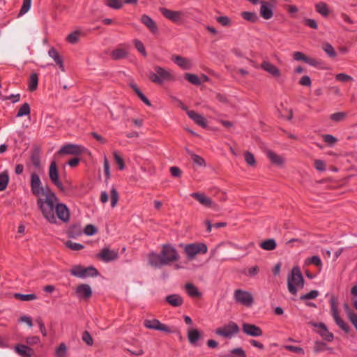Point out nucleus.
I'll return each instance as SVG.
<instances>
[{
  "mask_svg": "<svg viewBox=\"0 0 357 357\" xmlns=\"http://www.w3.org/2000/svg\"><path fill=\"white\" fill-rule=\"evenodd\" d=\"M277 243L275 239L273 238H268L266 239L265 241H262L260 243V247L264 250L268 251L273 250L276 248Z\"/></svg>",
  "mask_w": 357,
  "mask_h": 357,
  "instance_id": "nucleus-33",
  "label": "nucleus"
},
{
  "mask_svg": "<svg viewBox=\"0 0 357 357\" xmlns=\"http://www.w3.org/2000/svg\"><path fill=\"white\" fill-rule=\"evenodd\" d=\"M31 0H23V3L20 10V15H24L29 10Z\"/></svg>",
  "mask_w": 357,
  "mask_h": 357,
  "instance_id": "nucleus-62",
  "label": "nucleus"
},
{
  "mask_svg": "<svg viewBox=\"0 0 357 357\" xmlns=\"http://www.w3.org/2000/svg\"><path fill=\"white\" fill-rule=\"evenodd\" d=\"M144 325L147 328L162 331L166 333H171L174 332V331L171 330L169 326L161 323L159 320L155 319L144 320Z\"/></svg>",
  "mask_w": 357,
  "mask_h": 357,
  "instance_id": "nucleus-12",
  "label": "nucleus"
},
{
  "mask_svg": "<svg viewBox=\"0 0 357 357\" xmlns=\"http://www.w3.org/2000/svg\"><path fill=\"white\" fill-rule=\"evenodd\" d=\"M185 78L190 83L195 85H200L201 82L197 75L191 73H186L185 75Z\"/></svg>",
  "mask_w": 357,
  "mask_h": 357,
  "instance_id": "nucleus-46",
  "label": "nucleus"
},
{
  "mask_svg": "<svg viewBox=\"0 0 357 357\" xmlns=\"http://www.w3.org/2000/svg\"><path fill=\"white\" fill-rule=\"evenodd\" d=\"M243 333L251 337H259L263 335L261 328L255 324L243 323L242 325Z\"/></svg>",
  "mask_w": 357,
  "mask_h": 357,
  "instance_id": "nucleus-17",
  "label": "nucleus"
},
{
  "mask_svg": "<svg viewBox=\"0 0 357 357\" xmlns=\"http://www.w3.org/2000/svg\"><path fill=\"white\" fill-rule=\"evenodd\" d=\"M155 72H150L149 79L154 84L161 85L164 82H172L175 80L172 73L161 66L154 67Z\"/></svg>",
  "mask_w": 357,
  "mask_h": 357,
  "instance_id": "nucleus-4",
  "label": "nucleus"
},
{
  "mask_svg": "<svg viewBox=\"0 0 357 357\" xmlns=\"http://www.w3.org/2000/svg\"><path fill=\"white\" fill-rule=\"evenodd\" d=\"M48 54L52 57L54 62L59 66L60 70L63 72L65 71V67L63 65V60L61 56L59 54L57 50L54 47H51L48 51Z\"/></svg>",
  "mask_w": 357,
  "mask_h": 357,
  "instance_id": "nucleus-28",
  "label": "nucleus"
},
{
  "mask_svg": "<svg viewBox=\"0 0 357 357\" xmlns=\"http://www.w3.org/2000/svg\"><path fill=\"white\" fill-rule=\"evenodd\" d=\"M130 45L128 44H120L111 52V57L113 60L126 59L129 54Z\"/></svg>",
  "mask_w": 357,
  "mask_h": 357,
  "instance_id": "nucleus-14",
  "label": "nucleus"
},
{
  "mask_svg": "<svg viewBox=\"0 0 357 357\" xmlns=\"http://www.w3.org/2000/svg\"><path fill=\"white\" fill-rule=\"evenodd\" d=\"M330 303H331V308L332 315L333 317V319H334L336 324L345 333H349V331H350L349 326L344 320H342L339 316L337 299L334 296H332L331 298Z\"/></svg>",
  "mask_w": 357,
  "mask_h": 357,
  "instance_id": "nucleus-6",
  "label": "nucleus"
},
{
  "mask_svg": "<svg viewBox=\"0 0 357 357\" xmlns=\"http://www.w3.org/2000/svg\"><path fill=\"white\" fill-rule=\"evenodd\" d=\"M84 148L80 145L68 144L63 146L58 151L59 155H79L84 152Z\"/></svg>",
  "mask_w": 357,
  "mask_h": 357,
  "instance_id": "nucleus-13",
  "label": "nucleus"
},
{
  "mask_svg": "<svg viewBox=\"0 0 357 357\" xmlns=\"http://www.w3.org/2000/svg\"><path fill=\"white\" fill-rule=\"evenodd\" d=\"M165 301L173 307H179L183 303V298L178 294H170L166 296Z\"/></svg>",
  "mask_w": 357,
  "mask_h": 357,
  "instance_id": "nucleus-30",
  "label": "nucleus"
},
{
  "mask_svg": "<svg viewBox=\"0 0 357 357\" xmlns=\"http://www.w3.org/2000/svg\"><path fill=\"white\" fill-rule=\"evenodd\" d=\"M190 156L195 164L200 167H206V164L203 158L195 153H190Z\"/></svg>",
  "mask_w": 357,
  "mask_h": 357,
  "instance_id": "nucleus-45",
  "label": "nucleus"
},
{
  "mask_svg": "<svg viewBox=\"0 0 357 357\" xmlns=\"http://www.w3.org/2000/svg\"><path fill=\"white\" fill-rule=\"evenodd\" d=\"M38 76L36 73H33L30 75L29 82V89L30 91H34L38 88Z\"/></svg>",
  "mask_w": 357,
  "mask_h": 357,
  "instance_id": "nucleus-36",
  "label": "nucleus"
},
{
  "mask_svg": "<svg viewBox=\"0 0 357 357\" xmlns=\"http://www.w3.org/2000/svg\"><path fill=\"white\" fill-rule=\"evenodd\" d=\"M82 339L89 346H92L93 344V337L87 331L82 333Z\"/></svg>",
  "mask_w": 357,
  "mask_h": 357,
  "instance_id": "nucleus-54",
  "label": "nucleus"
},
{
  "mask_svg": "<svg viewBox=\"0 0 357 357\" xmlns=\"http://www.w3.org/2000/svg\"><path fill=\"white\" fill-rule=\"evenodd\" d=\"M105 3L107 6L114 9H120L123 6V3L121 0H107Z\"/></svg>",
  "mask_w": 357,
  "mask_h": 357,
  "instance_id": "nucleus-48",
  "label": "nucleus"
},
{
  "mask_svg": "<svg viewBox=\"0 0 357 357\" xmlns=\"http://www.w3.org/2000/svg\"><path fill=\"white\" fill-rule=\"evenodd\" d=\"M305 264H314V265H315L317 266H322V262H321V260L320 257L319 256H317V255L312 256L310 258H307L305 260Z\"/></svg>",
  "mask_w": 357,
  "mask_h": 357,
  "instance_id": "nucleus-53",
  "label": "nucleus"
},
{
  "mask_svg": "<svg viewBox=\"0 0 357 357\" xmlns=\"http://www.w3.org/2000/svg\"><path fill=\"white\" fill-rule=\"evenodd\" d=\"M67 350L66 345L64 343H61L56 350V356L57 357H63Z\"/></svg>",
  "mask_w": 357,
  "mask_h": 357,
  "instance_id": "nucleus-59",
  "label": "nucleus"
},
{
  "mask_svg": "<svg viewBox=\"0 0 357 357\" xmlns=\"http://www.w3.org/2000/svg\"><path fill=\"white\" fill-rule=\"evenodd\" d=\"M133 43L135 44V47L137 50V51L139 52H140L144 56L146 57L147 56V53H146V51L144 44L140 40H139L137 39L134 40Z\"/></svg>",
  "mask_w": 357,
  "mask_h": 357,
  "instance_id": "nucleus-47",
  "label": "nucleus"
},
{
  "mask_svg": "<svg viewBox=\"0 0 357 357\" xmlns=\"http://www.w3.org/2000/svg\"><path fill=\"white\" fill-rule=\"evenodd\" d=\"M30 187L32 194L36 197L43 195L45 199L38 198L37 199V206L40 210L43 217L50 223L56 222L54 214V203L58 202V197L51 190L48 185L42 186V183L39 176L33 172L31 174Z\"/></svg>",
  "mask_w": 357,
  "mask_h": 357,
  "instance_id": "nucleus-1",
  "label": "nucleus"
},
{
  "mask_svg": "<svg viewBox=\"0 0 357 357\" xmlns=\"http://www.w3.org/2000/svg\"><path fill=\"white\" fill-rule=\"evenodd\" d=\"M30 114V106L27 102L24 103L19 109L17 117L29 115Z\"/></svg>",
  "mask_w": 357,
  "mask_h": 357,
  "instance_id": "nucleus-44",
  "label": "nucleus"
},
{
  "mask_svg": "<svg viewBox=\"0 0 357 357\" xmlns=\"http://www.w3.org/2000/svg\"><path fill=\"white\" fill-rule=\"evenodd\" d=\"M119 257L118 253L107 248H104L97 255V258L102 261L109 262L116 260Z\"/></svg>",
  "mask_w": 357,
  "mask_h": 357,
  "instance_id": "nucleus-16",
  "label": "nucleus"
},
{
  "mask_svg": "<svg viewBox=\"0 0 357 357\" xmlns=\"http://www.w3.org/2000/svg\"><path fill=\"white\" fill-rule=\"evenodd\" d=\"M266 156L273 165L277 166H281L284 162V159L282 156L278 155L271 150H268L266 151Z\"/></svg>",
  "mask_w": 357,
  "mask_h": 357,
  "instance_id": "nucleus-29",
  "label": "nucleus"
},
{
  "mask_svg": "<svg viewBox=\"0 0 357 357\" xmlns=\"http://www.w3.org/2000/svg\"><path fill=\"white\" fill-rule=\"evenodd\" d=\"M76 294L79 297L87 299L91 297L92 290L89 284H82L77 287Z\"/></svg>",
  "mask_w": 357,
  "mask_h": 357,
  "instance_id": "nucleus-22",
  "label": "nucleus"
},
{
  "mask_svg": "<svg viewBox=\"0 0 357 357\" xmlns=\"http://www.w3.org/2000/svg\"><path fill=\"white\" fill-rule=\"evenodd\" d=\"M260 15L265 20L271 19L273 15V6L267 1H261Z\"/></svg>",
  "mask_w": 357,
  "mask_h": 357,
  "instance_id": "nucleus-20",
  "label": "nucleus"
},
{
  "mask_svg": "<svg viewBox=\"0 0 357 357\" xmlns=\"http://www.w3.org/2000/svg\"><path fill=\"white\" fill-rule=\"evenodd\" d=\"M111 195V206L112 207L116 206L119 200V194L115 188H112L110 191Z\"/></svg>",
  "mask_w": 357,
  "mask_h": 357,
  "instance_id": "nucleus-52",
  "label": "nucleus"
},
{
  "mask_svg": "<svg viewBox=\"0 0 357 357\" xmlns=\"http://www.w3.org/2000/svg\"><path fill=\"white\" fill-rule=\"evenodd\" d=\"M239 332V327L234 321H229L227 324L224 325L222 327L218 328L215 330V333L221 337L226 338H231L233 335L238 334Z\"/></svg>",
  "mask_w": 357,
  "mask_h": 357,
  "instance_id": "nucleus-9",
  "label": "nucleus"
},
{
  "mask_svg": "<svg viewBox=\"0 0 357 357\" xmlns=\"http://www.w3.org/2000/svg\"><path fill=\"white\" fill-rule=\"evenodd\" d=\"M304 278L301 273V271L298 266H294L291 273L287 276V287L289 291L292 295L297 294V287L303 288L304 286Z\"/></svg>",
  "mask_w": 357,
  "mask_h": 357,
  "instance_id": "nucleus-3",
  "label": "nucleus"
},
{
  "mask_svg": "<svg viewBox=\"0 0 357 357\" xmlns=\"http://www.w3.org/2000/svg\"><path fill=\"white\" fill-rule=\"evenodd\" d=\"M187 114L197 125L202 126V128H206L207 122L206 119L202 115L197 113L195 111L193 110H188Z\"/></svg>",
  "mask_w": 357,
  "mask_h": 357,
  "instance_id": "nucleus-25",
  "label": "nucleus"
},
{
  "mask_svg": "<svg viewBox=\"0 0 357 357\" xmlns=\"http://www.w3.org/2000/svg\"><path fill=\"white\" fill-rule=\"evenodd\" d=\"M284 349L287 351L294 352L299 354H304V349L301 347L293 346V345H285Z\"/></svg>",
  "mask_w": 357,
  "mask_h": 357,
  "instance_id": "nucleus-58",
  "label": "nucleus"
},
{
  "mask_svg": "<svg viewBox=\"0 0 357 357\" xmlns=\"http://www.w3.org/2000/svg\"><path fill=\"white\" fill-rule=\"evenodd\" d=\"M244 158L248 165L250 167H255L256 165L255 158L251 152L246 151L244 153Z\"/></svg>",
  "mask_w": 357,
  "mask_h": 357,
  "instance_id": "nucleus-43",
  "label": "nucleus"
},
{
  "mask_svg": "<svg viewBox=\"0 0 357 357\" xmlns=\"http://www.w3.org/2000/svg\"><path fill=\"white\" fill-rule=\"evenodd\" d=\"M82 32L79 30H75L73 32L69 33L66 40L70 44H76L79 42Z\"/></svg>",
  "mask_w": 357,
  "mask_h": 357,
  "instance_id": "nucleus-34",
  "label": "nucleus"
},
{
  "mask_svg": "<svg viewBox=\"0 0 357 357\" xmlns=\"http://www.w3.org/2000/svg\"><path fill=\"white\" fill-rule=\"evenodd\" d=\"M179 255L176 249L170 244H164L160 253L149 255V263L155 268H160L178 261Z\"/></svg>",
  "mask_w": 357,
  "mask_h": 357,
  "instance_id": "nucleus-2",
  "label": "nucleus"
},
{
  "mask_svg": "<svg viewBox=\"0 0 357 357\" xmlns=\"http://www.w3.org/2000/svg\"><path fill=\"white\" fill-rule=\"evenodd\" d=\"M141 22L144 24L149 31L153 33H158V27L155 21H153L149 15L144 14L142 15L140 19Z\"/></svg>",
  "mask_w": 357,
  "mask_h": 357,
  "instance_id": "nucleus-21",
  "label": "nucleus"
},
{
  "mask_svg": "<svg viewBox=\"0 0 357 357\" xmlns=\"http://www.w3.org/2000/svg\"><path fill=\"white\" fill-rule=\"evenodd\" d=\"M9 181V176L7 171H4L0 174V191L6 189Z\"/></svg>",
  "mask_w": 357,
  "mask_h": 357,
  "instance_id": "nucleus-37",
  "label": "nucleus"
},
{
  "mask_svg": "<svg viewBox=\"0 0 357 357\" xmlns=\"http://www.w3.org/2000/svg\"><path fill=\"white\" fill-rule=\"evenodd\" d=\"M314 166L316 169L320 172H323L326 169L325 162L321 160H315Z\"/></svg>",
  "mask_w": 357,
  "mask_h": 357,
  "instance_id": "nucleus-64",
  "label": "nucleus"
},
{
  "mask_svg": "<svg viewBox=\"0 0 357 357\" xmlns=\"http://www.w3.org/2000/svg\"><path fill=\"white\" fill-rule=\"evenodd\" d=\"M261 68L275 77H278L281 75L279 68L269 61H263L261 64Z\"/></svg>",
  "mask_w": 357,
  "mask_h": 357,
  "instance_id": "nucleus-23",
  "label": "nucleus"
},
{
  "mask_svg": "<svg viewBox=\"0 0 357 357\" xmlns=\"http://www.w3.org/2000/svg\"><path fill=\"white\" fill-rule=\"evenodd\" d=\"M172 61L183 70H189L192 67V63L190 59L179 55L172 56Z\"/></svg>",
  "mask_w": 357,
  "mask_h": 357,
  "instance_id": "nucleus-26",
  "label": "nucleus"
},
{
  "mask_svg": "<svg viewBox=\"0 0 357 357\" xmlns=\"http://www.w3.org/2000/svg\"><path fill=\"white\" fill-rule=\"evenodd\" d=\"M326 349H327L326 343L321 341H316L314 342V351L315 353H319Z\"/></svg>",
  "mask_w": 357,
  "mask_h": 357,
  "instance_id": "nucleus-60",
  "label": "nucleus"
},
{
  "mask_svg": "<svg viewBox=\"0 0 357 357\" xmlns=\"http://www.w3.org/2000/svg\"><path fill=\"white\" fill-rule=\"evenodd\" d=\"M316 10L320 13L321 15L326 17L329 13L328 8L327 7L326 3L324 2H319L315 6Z\"/></svg>",
  "mask_w": 357,
  "mask_h": 357,
  "instance_id": "nucleus-42",
  "label": "nucleus"
},
{
  "mask_svg": "<svg viewBox=\"0 0 357 357\" xmlns=\"http://www.w3.org/2000/svg\"><path fill=\"white\" fill-rule=\"evenodd\" d=\"M218 23L224 26H229L231 24V19L227 16H220L216 18Z\"/></svg>",
  "mask_w": 357,
  "mask_h": 357,
  "instance_id": "nucleus-57",
  "label": "nucleus"
},
{
  "mask_svg": "<svg viewBox=\"0 0 357 357\" xmlns=\"http://www.w3.org/2000/svg\"><path fill=\"white\" fill-rule=\"evenodd\" d=\"M303 23L305 26H307L312 29H318L317 23L314 19H310V18L304 19Z\"/></svg>",
  "mask_w": 357,
  "mask_h": 357,
  "instance_id": "nucleus-63",
  "label": "nucleus"
},
{
  "mask_svg": "<svg viewBox=\"0 0 357 357\" xmlns=\"http://www.w3.org/2000/svg\"><path fill=\"white\" fill-rule=\"evenodd\" d=\"M191 197L197 200L201 204L206 207H213L214 205L213 202L211 198L206 197L203 193L193 192Z\"/></svg>",
  "mask_w": 357,
  "mask_h": 357,
  "instance_id": "nucleus-24",
  "label": "nucleus"
},
{
  "mask_svg": "<svg viewBox=\"0 0 357 357\" xmlns=\"http://www.w3.org/2000/svg\"><path fill=\"white\" fill-rule=\"evenodd\" d=\"M184 251L187 258L189 260H192L197 255L206 254L208 251V248L204 243H190L185 245Z\"/></svg>",
  "mask_w": 357,
  "mask_h": 357,
  "instance_id": "nucleus-5",
  "label": "nucleus"
},
{
  "mask_svg": "<svg viewBox=\"0 0 357 357\" xmlns=\"http://www.w3.org/2000/svg\"><path fill=\"white\" fill-rule=\"evenodd\" d=\"M84 232L86 236H92L98 232V229L94 225L89 224L85 227Z\"/></svg>",
  "mask_w": 357,
  "mask_h": 357,
  "instance_id": "nucleus-55",
  "label": "nucleus"
},
{
  "mask_svg": "<svg viewBox=\"0 0 357 357\" xmlns=\"http://www.w3.org/2000/svg\"><path fill=\"white\" fill-rule=\"evenodd\" d=\"M319 295V291L317 290H312L309 293L301 296L300 299L302 301H306L310 299H314Z\"/></svg>",
  "mask_w": 357,
  "mask_h": 357,
  "instance_id": "nucleus-50",
  "label": "nucleus"
},
{
  "mask_svg": "<svg viewBox=\"0 0 357 357\" xmlns=\"http://www.w3.org/2000/svg\"><path fill=\"white\" fill-rule=\"evenodd\" d=\"M159 11L165 18L176 24H181L185 16L183 11L172 10L165 7L160 8Z\"/></svg>",
  "mask_w": 357,
  "mask_h": 357,
  "instance_id": "nucleus-7",
  "label": "nucleus"
},
{
  "mask_svg": "<svg viewBox=\"0 0 357 357\" xmlns=\"http://www.w3.org/2000/svg\"><path fill=\"white\" fill-rule=\"evenodd\" d=\"M15 351L22 357H31L34 355V351L32 348L22 344H16Z\"/></svg>",
  "mask_w": 357,
  "mask_h": 357,
  "instance_id": "nucleus-27",
  "label": "nucleus"
},
{
  "mask_svg": "<svg viewBox=\"0 0 357 357\" xmlns=\"http://www.w3.org/2000/svg\"><path fill=\"white\" fill-rule=\"evenodd\" d=\"M188 338L189 342L196 346L199 340L201 339V333L197 329H191L188 331Z\"/></svg>",
  "mask_w": 357,
  "mask_h": 357,
  "instance_id": "nucleus-32",
  "label": "nucleus"
},
{
  "mask_svg": "<svg viewBox=\"0 0 357 357\" xmlns=\"http://www.w3.org/2000/svg\"><path fill=\"white\" fill-rule=\"evenodd\" d=\"M348 114L345 112H339L332 114L330 119L334 122L343 121L347 116Z\"/></svg>",
  "mask_w": 357,
  "mask_h": 357,
  "instance_id": "nucleus-41",
  "label": "nucleus"
},
{
  "mask_svg": "<svg viewBox=\"0 0 357 357\" xmlns=\"http://www.w3.org/2000/svg\"><path fill=\"white\" fill-rule=\"evenodd\" d=\"M185 289L188 295L191 297H199L201 296L198 289L192 283H187Z\"/></svg>",
  "mask_w": 357,
  "mask_h": 357,
  "instance_id": "nucleus-38",
  "label": "nucleus"
},
{
  "mask_svg": "<svg viewBox=\"0 0 357 357\" xmlns=\"http://www.w3.org/2000/svg\"><path fill=\"white\" fill-rule=\"evenodd\" d=\"M322 49L329 57L335 58L337 56V52L330 43H324L322 46Z\"/></svg>",
  "mask_w": 357,
  "mask_h": 357,
  "instance_id": "nucleus-40",
  "label": "nucleus"
},
{
  "mask_svg": "<svg viewBox=\"0 0 357 357\" xmlns=\"http://www.w3.org/2000/svg\"><path fill=\"white\" fill-rule=\"evenodd\" d=\"M82 234V229L79 224L72 225L67 230V234L70 238H76Z\"/></svg>",
  "mask_w": 357,
  "mask_h": 357,
  "instance_id": "nucleus-31",
  "label": "nucleus"
},
{
  "mask_svg": "<svg viewBox=\"0 0 357 357\" xmlns=\"http://www.w3.org/2000/svg\"><path fill=\"white\" fill-rule=\"evenodd\" d=\"M65 244L67 248L76 251L81 250L84 248L82 244L75 243L71 241H66Z\"/></svg>",
  "mask_w": 357,
  "mask_h": 357,
  "instance_id": "nucleus-49",
  "label": "nucleus"
},
{
  "mask_svg": "<svg viewBox=\"0 0 357 357\" xmlns=\"http://www.w3.org/2000/svg\"><path fill=\"white\" fill-rule=\"evenodd\" d=\"M58 218L63 222H68L70 219V213L66 204L62 203H54V208Z\"/></svg>",
  "mask_w": 357,
  "mask_h": 357,
  "instance_id": "nucleus-15",
  "label": "nucleus"
},
{
  "mask_svg": "<svg viewBox=\"0 0 357 357\" xmlns=\"http://www.w3.org/2000/svg\"><path fill=\"white\" fill-rule=\"evenodd\" d=\"M335 79L337 81L342 82H347L353 80V78L351 76H349L347 74H344V73L337 74L335 76Z\"/></svg>",
  "mask_w": 357,
  "mask_h": 357,
  "instance_id": "nucleus-61",
  "label": "nucleus"
},
{
  "mask_svg": "<svg viewBox=\"0 0 357 357\" xmlns=\"http://www.w3.org/2000/svg\"><path fill=\"white\" fill-rule=\"evenodd\" d=\"M49 177L51 181L58 188L60 191H65V188L59 180V170L57 168L56 162L54 160L52 161L50 163L49 168Z\"/></svg>",
  "mask_w": 357,
  "mask_h": 357,
  "instance_id": "nucleus-11",
  "label": "nucleus"
},
{
  "mask_svg": "<svg viewBox=\"0 0 357 357\" xmlns=\"http://www.w3.org/2000/svg\"><path fill=\"white\" fill-rule=\"evenodd\" d=\"M312 326L320 328V331H317V333L320 335V336L327 342H332L334 339L333 333L330 332L326 324L324 323H312Z\"/></svg>",
  "mask_w": 357,
  "mask_h": 357,
  "instance_id": "nucleus-18",
  "label": "nucleus"
},
{
  "mask_svg": "<svg viewBox=\"0 0 357 357\" xmlns=\"http://www.w3.org/2000/svg\"><path fill=\"white\" fill-rule=\"evenodd\" d=\"M241 17L246 21L255 23L259 20V17L255 12L244 11L241 13Z\"/></svg>",
  "mask_w": 357,
  "mask_h": 357,
  "instance_id": "nucleus-35",
  "label": "nucleus"
},
{
  "mask_svg": "<svg viewBox=\"0 0 357 357\" xmlns=\"http://www.w3.org/2000/svg\"><path fill=\"white\" fill-rule=\"evenodd\" d=\"M70 273L73 275L82 278L96 277L99 274L98 270L93 266L84 268L80 265L75 266L70 270Z\"/></svg>",
  "mask_w": 357,
  "mask_h": 357,
  "instance_id": "nucleus-8",
  "label": "nucleus"
},
{
  "mask_svg": "<svg viewBox=\"0 0 357 357\" xmlns=\"http://www.w3.org/2000/svg\"><path fill=\"white\" fill-rule=\"evenodd\" d=\"M322 137L324 142L327 143L331 146L334 145L337 141V138L329 134L324 135Z\"/></svg>",
  "mask_w": 357,
  "mask_h": 357,
  "instance_id": "nucleus-56",
  "label": "nucleus"
},
{
  "mask_svg": "<svg viewBox=\"0 0 357 357\" xmlns=\"http://www.w3.org/2000/svg\"><path fill=\"white\" fill-rule=\"evenodd\" d=\"M14 298L22 301H29L36 299L37 296L35 294H22L20 293H15Z\"/></svg>",
  "mask_w": 357,
  "mask_h": 357,
  "instance_id": "nucleus-39",
  "label": "nucleus"
},
{
  "mask_svg": "<svg viewBox=\"0 0 357 357\" xmlns=\"http://www.w3.org/2000/svg\"><path fill=\"white\" fill-rule=\"evenodd\" d=\"M41 150L38 146H33L31 151L30 160L37 169H40L41 167V160H40Z\"/></svg>",
  "mask_w": 357,
  "mask_h": 357,
  "instance_id": "nucleus-19",
  "label": "nucleus"
},
{
  "mask_svg": "<svg viewBox=\"0 0 357 357\" xmlns=\"http://www.w3.org/2000/svg\"><path fill=\"white\" fill-rule=\"evenodd\" d=\"M234 296L236 302L247 307H250L254 303L252 294L242 289L235 290Z\"/></svg>",
  "mask_w": 357,
  "mask_h": 357,
  "instance_id": "nucleus-10",
  "label": "nucleus"
},
{
  "mask_svg": "<svg viewBox=\"0 0 357 357\" xmlns=\"http://www.w3.org/2000/svg\"><path fill=\"white\" fill-rule=\"evenodd\" d=\"M113 156L119 169H123L125 168V162L122 157L116 151L113 153Z\"/></svg>",
  "mask_w": 357,
  "mask_h": 357,
  "instance_id": "nucleus-51",
  "label": "nucleus"
}]
</instances>
